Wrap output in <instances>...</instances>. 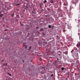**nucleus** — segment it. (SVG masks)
<instances>
[{"label": "nucleus", "mask_w": 80, "mask_h": 80, "mask_svg": "<svg viewBox=\"0 0 80 80\" xmlns=\"http://www.w3.org/2000/svg\"><path fill=\"white\" fill-rule=\"evenodd\" d=\"M63 5H64L65 6H66V4H65V3H64Z\"/></svg>", "instance_id": "obj_19"}, {"label": "nucleus", "mask_w": 80, "mask_h": 80, "mask_svg": "<svg viewBox=\"0 0 80 80\" xmlns=\"http://www.w3.org/2000/svg\"><path fill=\"white\" fill-rule=\"evenodd\" d=\"M24 9H25L26 10H27V8L25 6L24 7Z\"/></svg>", "instance_id": "obj_15"}, {"label": "nucleus", "mask_w": 80, "mask_h": 80, "mask_svg": "<svg viewBox=\"0 0 80 80\" xmlns=\"http://www.w3.org/2000/svg\"><path fill=\"white\" fill-rule=\"evenodd\" d=\"M21 1L22 0H21Z\"/></svg>", "instance_id": "obj_31"}, {"label": "nucleus", "mask_w": 80, "mask_h": 80, "mask_svg": "<svg viewBox=\"0 0 80 80\" xmlns=\"http://www.w3.org/2000/svg\"><path fill=\"white\" fill-rule=\"evenodd\" d=\"M48 27L49 28H52V27H51V26L50 25H49Z\"/></svg>", "instance_id": "obj_11"}, {"label": "nucleus", "mask_w": 80, "mask_h": 80, "mask_svg": "<svg viewBox=\"0 0 80 80\" xmlns=\"http://www.w3.org/2000/svg\"><path fill=\"white\" fill-rule=\"evenodd\" d=\"M3 15V14L0 15V17H2Z\"/></svg>", "instance_id": "obj_7"}, {"label": "nucleus", "mask_w": 80, "mask_h": 80, "mask_svg": "<svg viewBox=\"0 0 80 80\" xmlns=\"http://www.w3.org/2000/svg\"><path fill=\"white\" fill-rule=\"evenodd\" d=\"M7 63H6L5 64H3V65H6V66H7Z\"/></svg>", "instance_id": "obj_9"}, {"label": "nucleus", "mask_w": 80, "mask_h": 80, "mask_svg": "<svg viewBox=\"0 0 80 80\" xmlns=\"http://www.w3.org/2000/svg\"><path fill=\"white\" fill-rule=\"evenodd\" d=\"M50 2L51 3H53V0H51Z\"/></svg>", "instance_id": "obj_4"}, {"label": "nucleus", "mask_w": 80, "mask_h": 80, "mask_svg": "<svg viewBox=\"0 0 80 80\" xmlns=\"http://www.w3.org/2000/svg\"><path fill=\"white\" fill-rule=\"evenodd\" d=\"M53 74H52L51 75V77H53Z\"/></svg>", "instance_id": "obj_18"}, {"label": "nucleus", "mask_w": 80, "mask_h": 80, "mask_svg": "<svg viewBox=\"0 0 80 80\" xmlns=\"http://www.w3.org/2000/svg\"><path fill=\"white\" fill-rule=\"evenodd\" d=\"M7 30H8L7 29H5V31H7Z\"/></svg>", "instance_id": "obj_24"}, {"label": "nucleus", "mask_w": 80, "mask_h": 80, "mask_svg": "<svg viewBox=\"0 0 80 80\" xmlns=\"http://www.w3.org/2000/svg\"><path fill=\"white\" fill-rule=\"evenodd\" d=\"M23 62V61H22Z\"/></svg>", "instance_id": "obj_30"}, {"label": "nucleus", "mask_w": 80, "mask_h": 80, "mask_svg": "<svg viewBox=\"0 0 80 80\" xmlns=\"http://www.w3.org/2000/svg\"><path fill=\"white\" fill-rule=\"evenodd\" d=\"M47 2V0H45L44 1V3H46Z\"/></svg>", "instance_id": "obj_14"}, {"label": "nucleus", "mask_w": 80, "mask_h": 80, "mask_svg": "<svg viewBox=\"0 0 80 80\" xmlns=\"http://www.w3.org/2000/svg\"><path fill=\"white\" fill-rule=\"evenodd\" d=\"M49 62H48V65H49Z\"/></svg>", "instance_id": "obj_22"}, {"label": "nucleus", "mask_w": 80, "mask_h": 80, "mask_svg": "<svg viewBox=\"0 0 80 80\" xmlns=\"http://www.w3.org/2000/svg\"><path fill=\"white\" fill-rule=\"evenodd\" d=\"M51 53H52L51 54H50V55H54V53H55V50H52L50 51Z\"/></svg>", "instance_id": "obj_3"}, {"label": "nucleus", "mask_w": 80, "mask_h": 80, "mask_svg": "<svg viewBox=\"0 0 80 80\" xmlns=\"http://www.w3.org/2000/svg\"><path fill=\"white\" fill-rule=\"evenodd\" d=\"M24 47L25 48H27V46H25Z\"/></svg>", "instance_id": "obj_17"}, {"label": "nucleus", "mask_w": 80, "mask_h": 80, "mask_svg": "<svg viewBox=\"0 0 80 80\" xmlns=\"http://www.w3.org/2000/svg\"><path fill=\"white\" fill-rule=\"evenodd\" d=\"M66 55H67V53H66Z\"/></svg>", "instance_id": "obj_29"}, {"label": "nucleus", "mask_w": 80, "mask_h": 80, "mask_svg": "<svg viewBox=\"0 0 80 80\" xmlns=\"http://www.w3.org/2000/svg\"><path fill=\"white\" fill-rule=\"evenodd\" d=\"M52 67L51 66H48V68H42L41 69V70H42L41 71L42 73H43L44 72H45V69H46V70H48L50 68H51Z\"/></svg>", "instance_id": "obj_1"}, {"label": "nucleus", "mask_w": 80, "mask_h": 80, "mask_svg": "<svg viewBox=\"0 0 80 80\" xmlns=\"http://www.w3.org/2000/svg\"><path fill=\"white\" fill-rule=\"evenodd\" d=\"M14 15V13L12 14V16H13Z\"/></svg>", "instance_id": "obj_20"}, {"label": "nucleus", "mask_w": 80, "mask_h": 80, "mask_svg": "<svg viewBox=\"0 0 80 80\" xmlns=\"http://www.w3.org/2000/svg\"><path fill=\"white\" fill-rule=\"evenodd\" d=\"M8 75H10V73H8Z\"/></svg>", "instance_id": "obj_27"}, {"label": "nucleus", "mask_w": 80, "mask_h": 80, "mask_svg": "<svg viewBox=\"0 0 80 80\" xmlns=\"http://www.w3.org/2000/svg\"><path fill=\"white\" fill-rule=\"evenodd\" d=\"M22 45H23V47H24L26 46V44L25 43H23Z\"/></svg>", "instance_id": "obj_5"}, {"label": "nucleus", "mask_w": 80, "mask_h": 80, "mask_svg": "<svg viewBox=\"0 0 80 80\" xmlns=\"http://www.w3.org/2000/svg\"><path fill=\"white\" fill-rule=\"evenodd\" d=\"M78 21L80 22V17H79L78 18Z\"/></svg>", "instance_id": "obj_10"}, {"label": "nucleus", "mask_w": 80, "mask_h": 80, "mask_svg": "<svg viewBox=\"0 0 80 80\" xmlns=\"http://www.w3.org/2000/svg\"><path fill=\"white\" fill-rule=\"evenodd\" d=\"M42 58H40L39 59V60L41 62L42 61Z\"/></svg>", "instance_id": "obj_16"}, {"label": "nucleus", "mask_w": 80, "mask_h": 80, "mask_svg": "<svg viewBox=\"0 0 80 80\" xmlns=\"http://www.w3.org/2000/svg\"><path fill=\"white\" fill-rule=\"evenodd\" d=\"M40 31H43V28H41Z\"/></svg>", "instance_id": "obj_8"}, {"label": "nucleus", "mask_w": 80, "mask_h": 80, "mask_svg": "<svg viewBox=\"0 0 80 80\" xmlns=\"http://www.w3.org/2000/svg\"><path fill=\"white\" fill-rule=\"evenodd\" d=\"M61 70H64V68H63V67L62 68H61Z\"/></svg>", "instance_id": "obj_13"}, {"label": "nucleus", "mask_w": 80, "mask_h": 80, "mask_svg": "<svg viewBox=\"0 0 80 80\" xmlns=\"http://www.w3.org/2000/svg\"><path fill=\"white\" fill-rule=\"evenodd\" d=\"M31 48H32V47H29V49H28V50H29L30 51V50H31Z\"/></svg>", "instance_id": "obj_6"}, {"label": "nucleus", "mask_w": 80, "mask_h": 80, "mask_svg": "<svg viewBox=\"0 0 80 80\" xmlns=\"http://www.w3.org/2000/svg\"><path fill=\"white\" fill-rule=\"evenodd\" d=\"M36 28H37V29L38 28V27H36Z\"/></svg>", "instance_id": "obj_25"}, {"label": "nucleus", "mask_w": 80, "mask_h": 80, "mask_svg": "<svg viewBox=\"0 0 80 80\" xmlns=\"http://www.w3.org/2000/svg\"><path fill=\"white\" fill-rule=\"evenodd\" d=\"M55 65H57V64H54Z\"/></svg>", "instance_id": "obj_26"}, {"label": "nucleus", "mask_w": 80, "mask_h": 80, "mask_svg": "<svg viewBox=\"0 0 80 80\" xmlns=\"http://www.w3.org/2000/svg\"><path fill=\"white\" fill-rule=\"evenodd\" d=\"M16 5H17V6H18V5H20V4L18 3V4H16Z\"/></svg>", "instance_id": "obj_12"}, {"label": "nucleus", "mask_w": 80, "mask_h": 80, "mask_svg": "<svg viewBox=\"0 0 80 80\" xmlns=\"http://www.w3.org/2000/svg\"><path fill=\"white\" fill-rule=\"evenodd\" d=\"M49 52V50H46V52L45 54V55H44V57H46L47 56H48V52Z\"/></svg>", "instance_id": "obj_2"}, {"label": "nucleus", "mask_w": 80, "mask_h": 80, "mask_svg": "<svg viewBox=\"0 0 80 80\" xmlns=\"http://www.w3.org/2000/svg\"><path fill=\"white\" fill-rule=\"evenodd\" d=\"M79 10H80V4H79Z\"/></svg>", "instance_id": "obj_21"}, {"label": "nucleus", "mask_w": 80, "mask_h": 80, "mask_svg": "<svg viewBox=\"0 0 80 80\" xmlns=\"http://www.w3.org/2000/svg\"><path fill=\"white\" fill-rule=\"evenodd\" d=\"M78 35H80V34H79V33H78Z\"/></svg>", "instance_id": "obj_28"}, {"label": "nucleus", "mask_w": 80, "mask_h": 80, "mask_svg": "<svg viewBox=\"0 0 80 80\" xmlns=\"http://www.w3.org/2000/svg\"><path fill=\"white\" fill-rule=\"evenodd\" d=\"M12 75L11 74H9V76H11Z\"/></svg>", "instance_id": "obj_23"}]
</instances>
